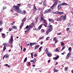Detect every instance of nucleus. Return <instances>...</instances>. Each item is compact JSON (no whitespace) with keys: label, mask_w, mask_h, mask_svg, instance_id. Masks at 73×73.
Wrapping results in <instances>:
<instances>
[{"label":"nucleus","mask_w":73,"mask_h":73,"mask_svg":"<svg viewBox=\"0 0 73 73\" xmlns=\"http://www.w3.org/2000/svg\"><path fill=\"white\" fill-rule=\"evenodd\" d=\"M41 20L42 21H43L44 23H46V21L45 19L44 18H43L42 17H40Z\"/></svg>","instance_id":"6"},{"label":"nucleus","mask_w":73,"mask_h":73,"mask_svg":"<svg viewBox=\"0 0 73 73\" xmlns=\"http://www.w3.org/2000/svg\"><path fill=\"white\" fill-rule=\"evenodd\" d=\"M68 69V67H66L65 68L64 70L65 71H67Z\"/></svg>","instance_id":"38"},{"label":"nucleus","mask_w":73,"mask_h":73,"mask_svg":"<svg viewBox=\"0 0 73 73\" xmlns=\"http://www.w3.org/2000/svg\"><path fill=\"white\" fill-rule=\"evenodd\" d=\"M6 49V48L5 47H4L3 48V52H4V51H5V50Z\"/></svg>","instance_id":"37"},{"label":"nucleus","mask_w":73,"mask_h":73,"mask_svg":"<svg viewBox=\"0 0 73 73\" xmlns=\"http://www.w3.org/2000/svg\"><path fill=\"white\" fill-rule=\"evenodd\" d=\"M42 27V26L41 25H40L38 27V29L39 30H40V29L41 28V27Z\"/></svg>","instance_id":"27"},{"label":"nucleus","mask_w":73,"mask_h":73,"mask_svg":"<svg viewBox=\"0 0 73 73\" xmlns=\"http://www.w3.org/2000/svg\"><path fill=\"white\" fill-rule=\"evenodd\" d=\"M17 7H18L19 9V7L21 6V4L20 3L18 4H17Z\"/></svg>","instance_id":"23"},{"label":"nucleus","mask_w":73,"mask_h":73,"mask_svg":"<svg viewBox=\"0 0 73 73\" xmlns=\"http://www.w3.org/2000/svg\"><path fill=\"white\" fill-rule=\"evenodd\" d=\"M27 20V18L25 17L22 20V23L21 24V26H20V29H21L23 26H24V22L25 21Z\"/></svg>","instance_id":"3"},{"label":"nucleus","mask_w":73,"mask_h":73,"mask_svg":"<svg viewBox=\"0 0 73 73\" xmlns=\"http://www.w3.org/2000/svg\"><path fill=\"white\" fill-rule=\"evenodd\" d=\"M31 58H33V53H31Z\"/></svg>","instance_id":"42"},{"label":"nucleus","mask_w":73,"mask_h":73,"mask_svg":"<svg viewBox=\"0 0 73 73\" xmlns=\"http://www.w3.org/2000/svg\"><path fill=\"white\" fill-rule=\"evenodd\" d=\"M23 13V15H25V11H23L21 12V13Z\"/></svg>","instance_id":"21"},{"label":"nucleus","mask_w":73,"mask_h":73,"mask_svg":"<svg viewBox=\"0 0 73 73\" xmlns=\"http://www.w3.org/2000/svg\"><path fill=\"white\" fill-rule=\"evenodd\" d=\"M66 31H68L69 30V28H67L66 29Z\"/></svg>","instance_id":"55"},{"label":"nucleus","mask_w":73,"mask_h":73,"mask_svg":"<svg viewBox=\"0 0 73 73\" xmlns=\"http://www.w3.org/2000/svg\"><path fill=\"white\" fill-rule=\"evenodd\" d=\"M20 48H21V52H22V49H23V48L22 47V46H21V47H20Z\"/></svg>","instance_id":"50"},{"label":"nucleus","mask_w":73,"mask_h":73,"mask_svg":"<svg viewBox=\"0 0 73 73\" xmlns=\"http://www.w3.org/2000/svg\"><path fill=\"white\" fill-rule=\"evenodd\" d=\"M34 57H36V56H37V55L36 54H35L34 55Z\"/></svg>","instance_id":"61"},{"label":"nucleus","mask_w":73,"mask_h":73,"mask_svg":"<svg viewBox=\"0 0 73 73\" xmlns=\"http://www.w3.org/2000/svg\"><path fill=\"white\" fill-rule=\"evenodd\" d=\"M56 40V37L54 38L53 40L54 41H55V40Z\"/></svg>","instance_id":"53"},{"label":"nucleus","mask_w":73,"mask_h":73,"mask_svg":"<svg viewBox=\"0 0 73 73\" xmlns=\"http://www.w3.org/2000/svg\"><path fill=\"white\" fill-rule=\"evenodd\" d=\"M57 64H58V62H56V64L55 65L56 66V65H57Z\"/></svg>","instance_id":"64"},{"label":"nucleus","mask_w":73,"mask_h":73,"mask_svg":"<svg viewBox=\"0 0 73 73\" xmlns=\"http://www.w3.org/2000/svg\"><path fill=\"white\" fill-rule=\"evenodd\" d=\"M48 20L50 22H51V23H54V20L52 19H48Z\"/></svg>","instance_id":"10"},{"label":"nucleus","mask_w":73,"mask_h":73,"mask_svg":"<svg viewBox=\"0 0 73 73\" xmlns=\"http://www.w3.org/2000/svg\"><path fill=\"white\" fill-rule=\"evenodd\" d=\"M63 18V15L61 16L60 18H59L57 19V20L58 21H61V20H62V19Z\"/></svg>","instance_id":"5"},{"label":"nucleus","mask_w":73,"mask_h":73,"mask_svg":"<svg viewBox=\"0 0 73 73\" xmlns=\"http://www.w3.org/2000/svg\"><path fill=\"white\" fill-rule=\"evenodd\" d=\"M56 52H58V51H59L58 50V49H57V48H56Z\"/></svg>","instance_id":"63"},{"label":"nucleus","mask_w":73,"mask_h":73,"mask_svg":"<svg viewBox=\"0 0 73 73\" xmlns=\"http://www.w3.org/2000/svg\"><path fill=\"white\" fill-rule=\"evenodd\" d=\"M13 9L14 10H15L17 12H19V13H21V10L19 9V7H17V6H14L13 7Z\"/></svg>","instance_id":"2"},{"label":"nucleus","mask_w":73,"mask_h":73,"mask_svg":"<svg viewBox=\"0 0 73 73\" xmlns=\"http://www.w3.org/2000/svg\"><path fill=\"white\" fill-rule=\"evenodd\" d=\"M35 23L36 24L37 23V22H38V17H37L35 19Z\"/></svg>","instance_id":"11"},{"label":"nucleus","mask_w":73,"mask_h":73,"mask_svg":"<svg viewBox=\"0 0 73 73\" xmlns=\"http://www.w3.org/2000/svg\"><path fill=\"white\" fill-rule=\"evenodd\" d=\"M49 29H48L47 31L46 32V35H48L49 34V32H52V31L53 30V26L52 25H50L49 26Z\"/></svg>","instance_id":"1"},{"label":"nucleus","mask_w":73,"mask_h":73,"mask_svg":"<svg viewBox=\"0 0 73 73\" xmlns=\"http://www.w3.org/2000/svg\"><path fill=\"white\" fill-rule=\"evenodd\" d=\"M42 48V46H41L38 49V50L39 52H40L41 51V49Z\"/></svg>","instance_id":"20"},{"label":"nucleus","mask_w":73,"mask_h":73,"mask_svg":"<svg viewBox=\"0 0 73 73\" xmlns=\"http://www.w3.org/2000/svg\"><path fill=\"white\" fill-rule=\"evenodd\" d=\"M66 15H64V17H63V20L65 21L66 20Z\"/></svg>","instance_id":"16"},{"label":"nucleus","mask_w":73,"mask_h":73,"mask_svg":"<svg viewBox=\"0 0 73 73\" xmlns=\"http://www.w3.org/2000/svg\"><path fill=\"white\" fill-rule=\"evenodd\" d=\"M52 13L53 14H56V12H52Z\"/></svg>","instance_id":"62"},{"label":"nucleus","mask_w":73,"mask_h":73,"mask_svg":"<svg viewBox=\"0 0 73 73\" xmlns=\"http://www.w3.org/2000/svg\"><path fill=\"white\" fill-rule=\"evenodd\" d=\"M57 4H58V2H54V4L53 5L54 6H56Z\"/></svg>","instance_id":"19"},{"label":"nucleus","mask_w":73,"mask_h":73,"mask_svg":"<svg viewBox=\"0 0 73 73\" xmlns=\"http://www.w3.org/2000/svg\"><path fill=\"white\" fill-rule=\"evenodd\" d=\"M59 58V56L58 55H57L56 57L53 58V59L54 60H57V59H58Z\"/></svg>","instance_id":"12"},{"label":"nucleus","mask_w":73,"mask_h":73,"mask_svg":"<svg viewBox=\"0 0 73 73\" xmlns=\"http://www.w3.org/2000/svg\"><path fill=\"white\" fill-rule=\"evenodd\" d=\"M23 50L24 52H25V50H26V48H24L23 49Z\"/></svg>","instance_id":"59"},{"label":"nucleus","mask_w":73,"mask_h":73,"mask_svg":"<svg viewBox=\"0 0 73 73\" xmlns=\"http://www.w3.org/2000/svg\"><path fill=\"white\" fill-rule=\"evenodd\" d=\"M43 5H44V6H46V5H47V4L46 2H44L43 3Z\"/></svg>","instance_id":"26"},{"label":"nucleus","mask_w":73,"mask_h":73,"mask_svg":"<svg viewBox=\"0 0 73 73\" xmlns=\"http://www.w3.org/2000/svg\"><path fill=\"white\" fill-rule=\"evenodd\" d=\"M13 36L12 35H11V39L10 40L11 41H13Z\"/></svg>","instance_id":"18"},{"label":"nucleus","mask_w":73,"mask_h":73,"mask_svg":"<svg viewBox=\"0 0 73 73\" xmlns=\"http://www.w3.org/2000/svg\"><path fill=\"white\" fill-rule=\"evenodd\" d=\"M37 43L34 42L33 43H30V44L29 45L30 46H33V45H35V44H36Z\"/></svg>","instance_id":"7"},{"label":"nucleus","mask_w":73,"mask_h":73,"mask_svg":"<svg viewBox=\"0 0 73 73\" xmlns=\"http://www.w3.org/2000/svg\"><path fill=\"white\" fill-rule=\"evenodd\" d=\"M2 35L3 38H5V34L2 33Z\"/></svg>","instance_id":"22"},{"label":"nucleus","mask_w":73,"mask_h":73,"mask_svg":"<svg viewBox=\"0 0 73 73\" xmlns=\"http://www.w3.org/2000/svg\"><path fill=\"white\" fill-rule=\"evenodd\" d=\"M33 9H36V6H35V5H34Z\"/></svg>","instance_id":"39"},{"label":"nucleus","mask_w":73,"mask_h":73,"mask_svg":"<svg viewBox=\"0 0 73 73\" xmlns=\"http://www.w3.org/2000/svg\"><path fill=\"white\" fill-rule=\"evenodd\" d=\"M5 58H8V54H6L5 55Z\"/></svg>","instance_id":"29"},{"label":"nucleus","mask_w":73,"mask_h":73,"mask_svg":"<svg viewBox=\"0 0 73 73\" xmlns=\"http://www.w3.org/2000/svg\"><path fill=\"white\" fill-rule=\"evenodd\" d=\"M3 24V21H0V25H2Z\"/></svg>","instance_id":"41"},{"label":"nucleus","mask_w":73,"mask_h":73,"mask_svg":"<svg viewBox=\"0 0 73 73\" xmlns=\"http://www.w3.org/2000/svg\"><path fill=\"white\" fill-rule=\"evenodd\" d=\"M61 5H60L59 4L58 6H57V8H58V10H60V9L61 7Z\"/></svg>","instance_id":"14"},{"label":"nucleus","mask_w":73,"mask_h":73,"mask_svg":"<svg viewBox=\"0 0 73 73\" xmlns=\"http://www.w3.org/2000/svg\"><path fill=\"white\" fill-rule=\"evenodd\" d=\"M44 13H49L48 12V10H46L44 11Z\"/></svg>","instance_id":"33"},{"label":"nucleus","mask_w":73,"mask_h":73,"mask_svg":"<svg viewBox=\"0 0 73 73\" xmlns=\"http://www.w3.org/2000/svg\"><path fill=\"white\" fill-rule=\"evenodd\" d=\"M67 26L68 27H70V26H71V25H70V23H68L67 25Z\"/></svg>","instance_id":"34"},{"label":"nucleus","mask_w":73,"mask_h":73,"mask_svg":"<svg viewBox=\"0 0 73 73\" xmlns=\"http://www.w3.org/2000/svg\"><path fill=\"white\" fill-rule=\"evenodd\" d=\"M55 44H56V43H57V42H58V40H55Z\"/></svg>","instance_id":"60"},{"label":"nucleus","mask_w":73,"mask_h":73,"mask_svg":"<svg viewBox=\"0 0 73 73\" xmlns=\"http://www.w3.org/2000/svg\"><path fill=\"white\" fill-rule=\"evenodd\" d=\"M33 9V12H36V9Z\"/></svg>","instance_id":"52"},{"label":"nucleus","mask_w":73,"mask_h":73,"mask_svg":"<svg viewBox=\"0 0 73 73\" xmlns=\"http://www.w3.org/2000/svg\"><path fill=\"white\" fill-rule=\"evenodd\" d=\"M13 40H11L9 42V43L10 44H13Z\"/></svg>","instance_id":"24"},{"label":"nucleus","mask_w":73,"mask_h":73,"mask_svg":"<svg viewBox=\"0 0 73 73\" xmlns=\"http://www.w3.org/2000/svg\"><path fill=\"white\" fill-rule=\"evenodd\" d=\"M70 56V54L69 53L68 54H67V57H66V60L68 59V58H69V57H70V56Z\"/></svg>","instance_id":"15"},{"label":"nucleus","mask_w":73,"mask_h":73,"mask_svg":"<svg viewBox=\"0 0 73 73\" xmlns=\"http://www.w3.org/2000/svg\"><path fill=\"white\" fill-rule=\"evenodd\" d=\"M47 10L48 11V12L49 13V12H50L51 11V9H50Z\"/></svg>","instance_id":"47"},{"label":"nucleus","mask_w":73,"mask_h":73,"mask_svg":"<svg viewBox=\"0 0 73 73\" xmlns=\"http://www.w3.org/2000/svg\"><path fill=\"white\" fill-rule=\"evenodd\" d=\"M61 5L65 6V3H63L62 4H61Z\"/></svg>","instance_id":"46"},{"label":"nucleus","mask_w":73,"mask_h":73,"mask_svg":"<svg viewBox=\"0 0 73 73\" xmlns=\"http://www.w3.org/2000/svg\"><path fill=\"white\" fill-rule=\"evenodd\" d=\"M48 56L49 57H52V54L50 53V52H48Z\"/></svg>","instance_id":"9"},{"label":"nucleus","mask_w":73,"mask_h":73,"mask_svg":"<svg viewBox=\"0 0 73 73\" xmlns=\"http://www.w3.org/2000/svg\"><path fill=\"white\" fill-rule=\"evenodd\" d=\"M28 6L30 8H31V5L29 4L28 5Z\"/></svg>","instance_id":"48"},{"label":"nucleus","mask_w":73,"mask_h":73,"mask_svg":"<svg viewBox=\"0 0 73 73\" xmlns=\"http://www.w3.org/2000/svg\"><path fill=\"white\" fill-rule=\"evenodd\" d=\"M64 4H65V5L66 6H67V5H68V4L65 3H64Z\"/></svg>","instance_id":"58"},{"label":"nucleus","mask_w":73,"mask_h":73,"mask_svg":"<svg viewBox=\"0 0 73 73\" xmlns=\"http://www.w3.org/2000/svg\"><path fill=\"white\" fill-rule=\"evenodd\" d=\"M12 29H9V31H10V32H11V31H12Z\"/></svg>","instance_id":"56"},{"label":"nucleus","mask_w":73,"mask_h":73,"mask_svg":"<svg viewBox=\"0 0 73 73\" xmlns=\"http://www.w3.org/2000/svg\"><path fill=\"white\" fill-rule=\"evenodd\" d=\"M45 51L46 52H48V50L47 48L45 49Z\"/></svg>","instance_id":"57"},{"label":"nucleus","mask_w":73,"mask_h":73,"mask_svg":"<svg viewBox=\"0 0 73 73\" xmlns=\"http://www.w3.org/2000/svg\"><path fill=\"white\" fill-rule=\"evenodd\" d=\"M49 38H50V37L49 36L48 37L46 38V40H49Z\"/></svg>","instance_id":"45"},{"label":"nucleus","mask_w":73,"mask_h":73,"mask_svg":"<svg viewBox=\"0 0 73 73\" xmlns=\"http://www.w3.org/2000/svg\"><path fill=\"white\" fill-rule=\"evenodd\" d=\"M54 72H57L58 70H57L55 68H54Z\"/></svg>","instance_id":"30"},{"label":"nucleus","mask_w":73,"mask_h":73,"mask_svg":"<svg viewBox=\"0 0 73 73\" xmlns=\"http://www.w3.org/2000/svg\"><path fill=\"white\" fill-rule=\"evenodd\" d=\"M40 46V45L39 44H38L36 45L35 47L34 50H36L37 49H38L39 47Z\"/></svg>","instance_id":"8"},{"label":"nucleus","mask_w":73,"mask_h":73,"mask_svg":"<svg viewBox=\"0 0 73 73\" xmlns=\"http://www.w3.org/2000/svg\"><path fill=\"white\" fill-rule=\"evenodd\" d=\"M59 15H62V14H64V13L59 11Z\"/></svg>","instance_id":"32"},{"label":"nucleus","mask_w":73,"mask_h":73,"mask_svg":"<svg viewBox=\"0 0 73 73\" xmlns=\"http://www.w3.org/2000/svg\"><path fill=\"white\" fill-rule=\"evenodd\" d=\"M31 26L29 27V25H27L26 27L25 28V29H27V30L25 31V33H27V32H29V30H30V29H31Z\"/></svg>","instance_id":"4"},{"label":"nucleus","mask_w":73,"mask_h":73,"mask_svg":"<svg viewBox=\"0 0 73 73\" xmlns=\"http://www.w3.org/2000/svg\"><path fill=\"white\" fill-rule=\"evenodd\" d=\"M15 22H14V21L11 24V25H14V24H15Z\"/></svg>","instance_id":"36"},{"label":"nucleus","mask_w":73,"mask_h":73,"mask_svg":"<svg viewBox=\"0 0 73 73\" xmlns=\"http://www.w3.org/2000/svg\"><path fill=\"white\" fill-rule=\"evenodd\" d=\"M27 58L26 57L24 59V62H27Z\"/></svg>","instance_id":"25"},{"label":"nucleus","mask_w":73,"mask_h":73,"mask_svg":"<svg viewBox=\"0 0 73 73\" xmlns=\"http://www.w3.org/2000/svg\"><path fill=\"white\" fill-rule=\"evenodd\" d=\"M65 48H66V47H65V46H64L62 48V49L61 50V51H62V50H64V49H65Z\"/></svg>","instance_id":"28"},{"label":"nucleus","mask_w":73,"mask_h":73,"mask_svg":"<svg viewBox=\"0 0 73 73\" xmlns=\"http://www.w3.org/2000/svg\"><path fill=\"white\" fill-rule=\"evenodd\" d=\"M71 50H72V48L70 47L68 48V50H69V52H70L71 51Z\"/></svg>","instance_id":"35"},{"label":"nucleus","mask_w":73,"mask_h":73,"mask_svg":"<svg viewBox=\"0 0 73 73\" xmlns=\"http://www.w3.org/2000/svg\"><path fill=\"white\" fill-rule=\"evenodd\" d=\"M59 11H56V14H59Z\"/></svg>","instance_id":"51"},{"label":"nucleus","mask_w":73,"mask_h":73,"mask_svg":"<svg viewBox=\"0 0 73 73\" xmlns=\"http://www.w3.org/2000/svg\"><path fill=\"white\" fill-rule=\"evenodd\" d=\"M41 32H42L44 33V29H42L41 30Z\"/></svg>","instance_id":"49"},{"label":"nucleus","mask_w":73,"mask_h":73,"mask_svg":"<svg viewBox=\"0 0 73 73\" xmlns=\"http://www.w3.org/2000/svg\"><path fill=\"white\" fill-rule=\"evenodd\" d=\"M12 28L14 29H17V27L15 26H13L12 27Z\"/></svg>","instance_id":"17"},{"label":"nucleus","mask_w":73,"mask_h":73,"mask_svg":"<svg viewBox=\"0 0 73 73\" xmlns=\"http://www.w3.org/2000/svg\"><path fill=\"white\" fill-rule=\"evenodd\" d=\"M54 6L53 5L52 6L50 7L51 9H53V8H54Z\"/></svg>","instance_id":"40"},{"label":"nucleus","mask_w":73,"mask_h":73,"mask_svg":"<svg viewBox=\"0 0 73 73\" xmlns=\"http://www.w3.org/2000/svg\"><path fill=\"white\" fill-rule=\"evenodd\" d=\"M34 23H35L34 22H33L31 24V25H29V27H31V29H32L33 26H34Z\"/></svg>","instance_id":"13"},{"label":"nucleus","mask_w":73,"mask_h":73,"mask_svg":"<svg viewBox=\"0 0 73 73\" xmlns=\"http://www.w3.org/2000/svg\"><path fill=\"white\" fill-rule=\"evenodd\" d=\"M60 43L61 46H64V43L63 42H61Z\"/></svg>","instance_id":"31"},{"label":"nucleus","mask_w":73,"mask_h":73,"mask_svg":"<svg viewBox=\"0 0 73 73\" xmlns=\"http://www.w3.org/2000/svg\"><path fill=\"white\" fill-rule=\"evenodd\" d=\"M7 46V44L6 43V42L4 44V47H5V46Z\"/></svg>","instance_id":"44"},{"label":"nucleus","mask_w":73,"mask_h":73,"mask_svg":"<svg viewBox=\"0 0 73 73\" xmlns=\"http://www.w3.org/2000/svg\"><path fill=\"white\" fill-rule=\"evenodd\" d=\"M27 64H28L29 65H31V62H27Z\"/></svg>","instance_id":"54"},{"label":"nucleus","mask_w":73,"mask_h":73,"mask_svg":"<svg viewBox=\"0 0 73 73\" xmlns=\"http://www.w3.org/2000/svg\"><path fill=\"white\" fill-rule=\"evenodd\" d=\"M5 8H6V7H5V8L4 7H3V9L1 10V11H4V9H5Z\"/></svg>","instance_id":"43"}]
</instances>
